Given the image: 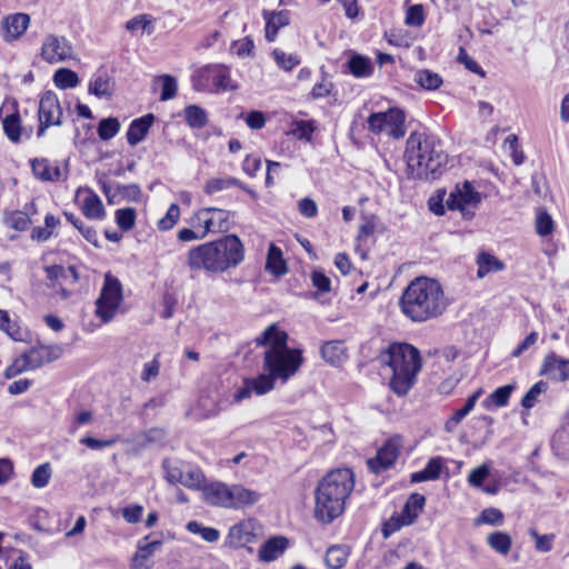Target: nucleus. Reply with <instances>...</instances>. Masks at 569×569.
Instances as JSON below:
<instances>
[{"label":"nucleus","instance_id":"f257e3e1","mask_svg":"<svg viewBox=\"0 0 569 569\" xmlns=\"http://www.w3.org/2000/svg\"><path fill=\"white\" fill-rule=\"evenodd\" d=\"M399 306L413 322H425L442 315L447 302L441 284L431 278L418 277L403 290Z\"/></svg>","mask_w":569,"mask_h":569},{"label":"nucleus","instance_id":"f03ea898","mask_svg":"<svg viewBox=\"0 0 569 569\" xmlns=\"http://www.w3.org/2000/svg\"><path fill=\"white\" fill-rule=\"evenodd\" d=\"M243 259L244 247L240 238L236 234H227L189 250L187 266L193 271L221 273L237 268Z\"/></svg>","mask_w":569,"mask_h":569},{"label":"nucleus","instance_id":"7ed1b4c3","mask_svg":"<svg viewBox=\"0 0 569 569\" xmlns=\"http://www.w3.org/2000/svg\"><path fill=\"white\" fill-rule=\"evenodd\" d=\"M355 487V475L349 468L328 472L315 491V518L322 523H331L346 508V500Z\"/></svg>","mask_w":569,"mask_h":569},{"label":"nucleus","instance_id":"20e7f679","mask_svg":"<svg viewBox=\"0 0 569 569\" xmlns=\"http://www.w3.org/2000/svg\"><path fill=\"white\" fill-rule=\"evenodd\" d=\"M256 342L258 346L267 347L263 353V369L282 382L292 377L303 362L301 350L289 348L287 332L279 330L276 325L269 326Z\"/></svg>","mask_w":569,"mask_h":569},{"label":"nucleus","instance_id":"39448f33","mask_svg":"<svg viewBox=\"0 0 569 569\" xmlns=\"http://www.w3.org/2000/svg\"><path fill=\"white\" fill-rule=\"evenodd\" d=\"M405 158L410 178L428 179L447 162V154L435 138L412 132L407 139Z\"/></svg>","mask_w":569,"mask_h":569},{"label":"nucleus","instance_id":"423d86ee","mask_svg":"<svg viewBox=\"0 0 569 569\" xmlns=\"http://www.w3.org/2000/svg\"><path fill=\"white\" fill-rule=\"evenodd\" d=\"M380 359L392 372L390 388L399 396L407 395L421 370L418 349L408 343H392Z\"/></svg>","mask_w":569,"mask_h":569},{"label":"nucleus","instance_id":"0eeeda50","mask_svg":"<svg viewBox=\"0 0 569 569\" xmlns=\"http://www.w3.org/2000/svg\"><path fill=\"white\" fill-rule=\"evenodd\" d=\"M121 300V282L110 272L106 273L103 287L96 301V316L100 318L103 323L110 322L114 318Z\"/></svg>","mask_w":569,"mask_h":569},{"label":"nucleus","instance_id":"6e6552de","mask_svg":"<svg viewBox=\"0 0 569 569\" xmlns=\"http://www.w3.org/2000/svg\"><path fill=\"white\" fill-rule=\"evenodd\" d=\"M406 116L399 108H390L385 112H376L369 116V130L376 134L387 133L395 139L402 138L406 133Z\"/></svg>","mask_w":569,"mask_h":569},{"label":"nucleus","instance_id":"1a4fd4ad","mask_svg":"<svg viewBox=\"0 0 569 569\" xmlns=\"http://www.w3.org/2000/svg\"><path fill=\"white\" fill-rule=\"evenodd\" d=\"M166 479L170 483H181L189 489H202L204 475L202 470L192 465L166 459L163 460Z\"/></svg>","mask_w":569,"mask_h":569},{"label":"nucleus","instance_id":"9d476101","mask_svg":"<svg viewBox=\"0 0 569 569\" xmlns=\"http://www.w3.org/2000/svg\"><path fill=\"white\" fill-rule=\"evenodd\" d=\"M44 272L51 288L60 299L68 300L72 296V290L67 286H73L79 281V273L76 267L64 268L61 264H50L44 267Z\"/></svg>","mask_w":569,"mask_h":569},{"label":"nucleus","instance_id":"9b49d317","mask_svg":"<svg viewBox=\"0 0 569 569\" xmlns=\"http://www.w3.org/2000/svg\"><path fill=\"white\" fill-rule=\"evenodd\" d=\"M480 201L481 194L475 190L471 182L465 181L462 184H457L449 193L446 206L449 210L461 211L463 218L470 219L475 214L471 209L476 208Z\"/></svg>","mask_w":569,"mask_h":569},{"label":"nucleus","instance_id":"f8f14e48","mask_svg":"<svg viewBox=\"0 0 569 569\" xmlns=\"http://www.w3.org/2000/svg\"><path fill=\"white\" fill-rule=\"evenodd\" d=\"M230 212L218 208H202L192 216L190 224L200 229L204 237L209 232H221L229 229Z\"/></svg>","mask_w":569,"mask_h":569},{"label":"nucleus","instance_id":"ddd939ff","mask_svg":"<svg viewBox=\"0 0 569 569\" xmlns=\"http://www.w3.org/2000/svg\"><path fill=\"white\" fill-rule=\"evenodd\" d=\"M62 108L57 94L47 91L38 103V137L42 136L46 128L60 126L62 123Z\"/></svg>","mask_w":569,"mask_h":569},{"label":"nucleus","instance_id":"4468645a","mask_svg":"<svg viewBox=\"0 0 569 569\" xmlns=\"http://www.w3.org/2000/svg\"><path fill=\"white\" fill-rule=\"evenodd\" d=\"M41 58L51 64L64 62L73 58V48L63 36L48 34L41 46Z\"/></svg>","mask_w":569,"mask_h":569},{"label":"nucleus","instance_id":"2eb2a0df","mask_svg":"<svg viewBox=\"0 0 569 569\" xmlns=\"http://www.w3.org/2000/svg\"><path fill=\"white\" fill-rule=\"evenodd\" d=\"M276 378L272 373H260L254 378L243 379L242 386L234 392L233 398L236 402L249 399L253 393L262 396L268 393L274 388Z\"/></svg>","mask_w":569,"mask_h":569},{"label":"nucleus","instance_id":"dca6fc26","mask_svg":"<svg viewBox=\"0 0 569 569\" xmlns=\"http://www.w3.org/2000/svg\"><path fill=\"white\" fill-rule=\"evenodd\" d=\"M540 375L561 382L569 380V359L549 352L543 358Z\"/></svg>","mask_w":569,"mask_h":569},{"label":"nucleus","instance_id":"f3484780","mask_svg":"<svg viewBox=\"0 0 569 569\" xmlns=\"http://www.w3.org/2000/svg\"><path fill=\"white\" fill-rule=\"evenodd\" d=\"M30 18L24 13H14L6 17L1 23V33L6 41L20 37L28 28Z\"/></svg>","mask_w":569,"mask_h":569},{"label":"nucleus","instance_id":"a211bd4d","mask_svg":"<svg viewBox=\"0 0 569 569\" xmlns=\"http://www.w3.org/2000/svg\"><path fill=\"white\" fill-rule=\"evenodd\" d=\"M399 456V449L393 441H387L382 448L378 450L377 457L369 460V468L373 472H380L393 465Z\"/></svg>","mask_w":569,"mask_h":569},{"label":"nucleus","instance_id":"6ab92c4d","mask_svg":"<svg viewBox=\"0 0 569 569\" xmlns=\"http://www.w3.org/2000/svg\"><path fill=\"white\" fill-rule=\"evenodd\" d=\"M203 76L211 81L216 91L233 89L231 84L230 70L222 64L209 66L203 70Z\"/></svg>","mask_w":569,"mask_h":569},{"label":"nucleus","instance_id":"aec40b11","mask_svg":"<svg viewBox=\"0 0 569 569\" xmlns=\"http://www.w3.org/2000/svg\"><path fill=\"white\" fill-rule=\"evenodd\" d=\"M154 121V116L152 113H148L138 119H134L127 131V141L130 146H137L140 143L149 132L152 123Z\"/></svg>","mask_w":569,"mask_h":569},{"label":"nucleus","instance_id":"412c9836","mask_svg":"<svg viewBox=\"0 0 569 569\" xmlns=\"http://www.w3.org/2000/svg\"><path fill=\"white\" fill-rule=\"evenodd\" d=\"M88 91L97 98H110L113 93V82L106 70H98L91 78Z\"/></svg>","mask_w":569,"mask_h":569},{"label":"nucleus","instance_id":"4be33fe9","mask_svg":"<svg viewBox=\"0 0 569 569\" xmlns=\"http://www.w3.org/2000/svg\"><path fill=\"white\" fill-rule=\"evenodd\" d=\"M38 178L43 181L57 182L68 177L67 166H62L58 161L38 160Z\"/></svg>","mask_w":569,"mask_h":569},{"label":"nucleus","instance_id":"5701e85b","mask_svg":"<svg viewBox=\"0 0 569 569\" xmlns=\"http://www.w3.org/2000/svg\"><path fill=\"white\" fill-rule=\"evenodd\" d=\"M84 199L81 204L82 213L91 220H102L106 216L100 197L91 189L84 190Z\"/></svg>","mask_w":569,"mask_h":569},{"label":"nucleus","instance_id":"b1692460","mask_svg":"<svg viewBox=\"0 0 569 569\" xmlns=\"http://www.w3.org/2000/svg\"><path fill=\"white\" fill-rule=\"evenodd\" d=\"M266 22V39L269 42H273L278 34V31L288 26L290 21V13L288 10H281L278 12L263 13Z\"/></svg>","mask_w":569,"mask_h":569},{"label":"nucleus","instance_id":"393cba45","mask_svg":"<svg viewBox=\"0 0 569 569\" xmlns=\"http://www.w3.org/2000/svg\"><path fill=\"white\" fill-rule=\"evenodd\" d=\"M206 502L211 506L227 508V483L214 481L202 487Z\"/></svg>","mask_w":569,"mask_h":569},{"label":"nucleus","instance_id":"a878e982","mask_svg":"<svg viewBox=\"0 0 569 569\" xmlns=\"http://www.w3.org/2000/svg\"><path fill=\"white\" fill-rule=\"evenodd\" d=\"M320 352L322 359L333 367L340 366L347 359L346 348L340 340L326 342Z\"/></svg>","mask_w":569,"mask_h":569},{"label":"nucleus","instance_id":"bb28decb","mask_svg":"<svg viewBox=\"0 0 569 569\" xmlns=\"http://www.w3.org/2000/svg\"><path fill=\"white\" fill-rule=\"evenodd\" d=\"M231 187H238L242 190H246L247 192L253 193L251 190H249L240 180L233 177L224 176V177H217L211 178L207 180L203 187L204 193L212 196L217 192L227 190Z\"/></svg>","mask_w":569,"mask_h":569},{"label":"nucleus","instance_id":"cd10ccee","mask_svg":"<svg viewBox=\"0 0 569 569\" xmlns=\"http://www.w3.org/2000/svg\"><path fill=\"white\" fill-rule=\"evenodd\" d=\"M426 503L425 496L420 493H411L403 506L400 515L405 519V523L412 525L420 512L423 510Z\"/></svg>","mask_w":569,"mask_h":569},{"label":"nucleus","instance_id":"c85d7f7f","mask_svg":"<svg viewBox=\"0 0 569 569\" xmlns=\"http://www.w3.org/2000/svg\"><path fill=\"white\" fill-rule=\"evenodd\" d=\"M266 270L276 277L283 276L288 271L281 249L273 243L268 249Z\"/></svg>","mask_w":569,"mask_h":569},{"label":"nucleus","instance_id":"c756f323","mask_svg":"<svg viewBox=\"0 0 569 569\" xmlns=\"http://www.w3.org/2000/svg\"><path fill=\"white\" fill-rule=\"evenodd\" d=\"M443 468V460L441 457L431 458L426 467L411 475L412 482H422L428 480H436L440 477Z\"/></svg>","mask_w":569,"mask_h":569},{"label":"nucleus","instance_id":"7c9ffc66","mask_svg":"<svg viewBox=\"0 0 569 569\" xmlns=\"http://www.w3.org/2000/svg\"><path fill=\"white\" fill-rule=\"evenodd\" d=\"M287 545L288 540L283 537L271 538L261 546L259 556L264 561H273L282 555Z\"/></svg>","mask_w":569,"mask_h":569},{"label":"nucleus","instance_id":"2f4dec72","mask_svg":"<svg viewBox=\"0 0 569 569\" xmlns=\"http://www.w3.org/2000/svg\"><path fill=\"white\" fill-rule=\"evenodd\" d=\"M348 68L350 73L356 78H366L373 72L371 60L361 54H352L348 61Z\"/></svg>","mask_w":569,"mask_h":569},{"label":"nucleus","instance_id":"473e14b6","mask_svg":"<svg viewBox=\"0 0 569 569\" xmlns=\"http://www.w3.org/2000/svg\"><path fill=\"white\" fill-rule=\"evenodd\" d=\"M183 116L186 122L192 129H202L208 123L207 111L197 104L187 106L183 110Z\"/></svg>","mask_w":569,"mask_h":569},{"label":"nucleus","instance_id":"72a5a7b5","mask_svg":"<svg viewBox=\"0 0 569 569\" xmlns=\"http://www.w3.org/2000/svg\"><path fill=\"white\" fill-rule=\"evenodd\" d=\"M478 278H483L490 272L500 271L505 268L503 263L498 260L495 256L482 252L478 256Z\"/></svg>","mask_w":569,"mask_h":569},{"label":"nucleus","instance_id":"f704fd0d","mask_svg":"<svg viewBox=\"0 0 569 569\" xmlns=\"http://www.w3.org/2000/svg\"><path fill=\"white\" fill-rule=\"evenodd\" d=\"M162 545L161 540H153L142 545L140 541L138 545V550L132 559V569H148L143 566V561L147 560L160 546Z\"/></svg>","mask_w":569,"mask_h":569},{"label":"nucleus","instance_id":"c9c22d12","mask_svg":"<svg viewBox=\"0 0 569 569\" xmlns=\"http://www.w3.org/2000/svg\"><path fill=\"white\" fill-rule=\"evenodd\" d=\"M513 390V385L499 387L487 399L483 400L482 406L486 409H489L491 405H495L498 408L505 407L508 405L509 398Z\"/></svg>","mask_w":569,"mask_h":569},{"label":"nucleus","instance_id":"e433bc0d","mask_svg":"<svg viewBox=\"0 0 569 569\" xmlns=\"http://www.w3.org/2000/svg\"><path fill=\"white\" fill-rule=\"evenodd\" d=\"M348 556L349 551L346 547L332 546L327 550L325 561L330 569H340L346 565Z\"/></svg>","mask_w":569,"mask_h":569},{"label":"nucleus","instance_id":"4c0bfd02","mask_svg":"<svg viewBox=\"0 0 569 569\" xmlns=\"http://www.w3.org/2000/svg\"><path fill=\"white\" fill-rule=\"evenodd\" d=\"M228 539L231 546L239 548L251 541V532L248 525L238 523L230 528Z\"/></svg>","mask_w":569,"mask_h":569},{"label":"nucleus","instance_id":"58836bf2","mask_svg":"<svg viewBox=\"0 0 569 569\" xmlns=\"http://www.w3.org/2000/svg\"><path fill=\"white\" fill-rule=\"evenodd\" d=\"M66 219L79 230V232L83 236V238L93 244L94 247H99L98 244V233L96 229L90 226H87L81 219L76 217L71 212H64Z\"/></svg>","mask_w":569,"mask_h":569},{"label":"nucleus","instance_id":"ea45409f","mask_svg":"<svg viewBox=\"0 0 569 569\" xmlns=\"http://www.w3.org/2000/svg\"><path fill=\"white\" fill-rule=\"evenodd\" d=\"M63 349L59 345H41L38 341V367L61 358Z\"/></svg>","mask_w":569,"mask_h":569},{"label":"nucleus","instance_id":"a19ab883","mask_svg":"<svg viewBox=\"0 0 569 569\" xmlns=\"http://www.w3.org/2000/svg\"><path fill=\"white\" fill-rule=\"evenodd\" d=\"M53 82L59 89L74 88L79 84L77 72L71 69L60 68L53 74Z\"/></svg>","mask_w":569,"mask_h":569},{"label":"nucleus","instance_id":"79ce46f5","mask_svg":"<svg viewBox=\"0 0 569 569\" xmlns=\"http://www.w3.org/2000/svg\"><path fill=\"white\" fill-rule=\"evenodd\" d=\"M488 545L498 553L507 555L510 551L512 540L511 537L503 531H496L488 536Z\"/></svg>","mask_w":569,"mask_h":569},{"label":"nucleus","instance_id":"37998d69","mask_svg":"<svg viewBox=\"0 0 569 569\" xmlns=\"http://www.w3.org/2000/svg\"><path fill=\"white\" fill-rule=\"evenodd\" d=\"M415 81L426 90H436L442 84V78L427 69L418 70L415 73Z\"/></svg>","mask_w":569,"mask_h":569},{"label":"nucleus","instance_id":"c03bdc74","mask_svg":"<svg viewBox=\"0 0 569 569\" xmlns=\"http://www.w3.org/2000/svg\"><path fill=\"white\" fill-rule=\"evenodd\" d=\"M0 330L16 341H22L24 339L21 328L16 322H12L8 311L2 309H0Z\"/></svg>","mask_w":569,"mask_h":569},{"label":"nucleus","instance_id":"a18cd8bd","mask_svg":"<svg viewBox=\"0 0 569 569\" xmlns=\"http://www.w3.org/2000/svg\"><path fill=\"white\" fill-rule=\"evenodd\" d=\"M34 353V348L23 352L20 357L16 358L11 366L6 369V376L12 378L31 367V356Z\"/></svg>","mask_w":569,"mask_h":569},{"label":"nucleus","instance_id":"49530a36","mask_svg":"<svg viewBox=\"0 0 569 569\" xmlns=\"http://www.w3.org/2000/svg\"><path fill=\"white\" fill-rule=\"evenodd\" d=\"M261 498L258 491L248 489L239 485L234 509H243L257 503Z\"/></svg>","mask_w":569,"mask_h":569},{"label":"nucleus","instance_id":"de8ad7c7","mask_svg":"<svg viewBox=\"0 0 569 569\" xmlns=\"http://www.w3.org/2000/svg\"><path fill=\"white\" fill-rule=\"evenodd\" d=\"M189 532L200 535L201 538L207 542H216L220 538V532L216 528L204 527L198 521H189L187 523Z\"/></svg>","mask_w":569,"mask_h":569},{"label":"nucleus","instance_id":"09e8293b","mask_svg":"<svg viewBox=\"0 0 569 569\" xmlns=\"http://www.w3.org/2000/svg\"><path fill=\"white\" fill-rule=\"evenodd\" d=\"M120 130V122L117 118L109 117L100 120L98 124V136L101 140L112 139Z\"/></svg>","mask_w":569,"mask_h":569},{"label":"nucleus","instance_id":"8fccbe9b","mask_svg":"<svg viewBox=\"0 0 569 569\" xmlns=\"http://www.w3.org/2000/svg\"><path fill=\"white\" fill-rule=\"evenodd\" d=\"M271 54L277 66L284 71H291L301 62L299 56L293 53H287L280 49H274Z\"/></svg>","mask_w":569,"mask_h":569},{"label":"nucleus","instance_id":"3c124183","mask_svg":"<svg viewBox=\"0 0 569 569\" xmlns=\"http://www.w3.org/2000/svg\"><path fill=\"white\" fill-rule=\"evenodd\" d=\"M2 126L9 140L17 142L20 139L21 124L19 114L11 113L7 116L2 121Z\"/></svg>","mask_w":569,"mask_h":569},{"label":"nucleus","instance_id":"603ef678","mask_svg":"<svg viewBox=\"0 0 569 569\" xmlns=\"http://www.w3.org/2000/svg\"><path fill=\"white\" fill-rule=\"evenodd\" d=\"M136 210L133 208H123L116 211V222L123 231H129L136 223Z\"/></svg>","mask_w":569,"mask_h":569},{"label":"nucleus","instance_id":"864d4df0","mask_svg":"<svg viewBox=\"0 0 569 569\" xmlns=\"http://www.w3.org/2000/svg\"><path fill=\"white\" fill-rule=\"evenodd\" d=\"M548 386L543 381L536 382L523 396L521 400V406L526 409H531L538 401V398L541 393L546 392Z\"/></svg>","mask_w":569,"mask_h":569},{"label":"nucleus","instance_id":"5fc2aeb1","mask_svg":"<svg viewBox=\"0 0 569 569\" xmlns=\"http://www.w3.org/2000/svg\"><path fill=\"white\" fill-rule=\"evenodd\" d=\"M4 222L14 230L23 231L29 227L31 219L26 212L13 211L6 216Z\"/></svg>","mask_w":569,"mask_h":569},{"label":"nucleus","instance_id":"6e6d98bb","mask_svg":"<svg viewBox=\"0 0 569 569\" xmlns=\"http://www.w3.org/2000/svg\"><path fill=\"white\" fill-rule=\"evenodd\" d=\"M156 80H159L162 82V90L160 94L161 101H167L176 97L177 94V80L170 74H162L156 78Z\"/></svg>","mask_w":569,"mask_h":569},{"label":"nucleus","instance_id":"4d7b16f0","mask_svg":"<svg viewBox=\"0 0 569 569\" xmlns=\"http://www.w3.org/2000/svg\"><path fill=\"white\" fill-rule=\"evenodd\" d=\"M180 217V208L177 203L170 204L164 217L158 221V228L161 231H168L174 227Z\"/></svg>","mask_w":569,"mask_h":569},{"label":"nucleus","instance_id":"13d9d810","mask_svg":"<svg viewBox=\"0 0 569 569\" xmlns=\"http://www.w3.org/2000/svg\"><path fill=\"white\" fill-rule=\"evenodd\" d=\"M117 192L119 201L126 199L128 201L139 202L141 200V189L138 184H119L117 183Z\"/></svg>","mask_w":569,"mask_h":569},{"label":"nucleus","instance_id":"bf43d9fd","mask_svg":"<svg viewBox=\"0 0 569 569\" xmlns=\"http://www.w3.org/2000/svg\"><path fill=\"white\" fill-rule=\"evenodd\" d=\"M490 465L491 461L485 462L478 468L471 470V472L468 476V482L470 486L479 488L482 486L483 481L488 478L490 475Z\"/></svg>","mask_w":569,"mask_h":569},{"label":"nucleus","instance_id":"052dcab7","mask_svg":"<svg viewBox=\"0 0 569 569\" xmlns=\"http://www.w3.org/2000/svg\"><path fill=\"white\" fill-rule=\"evenodd\" d=\"M536 231L541 237H547L552 233L553 220L548 212L541 211L537 214Z\"/></svg>","mask_w":569,"mask_h":569},{"label":"nucleus","instance_id":"680f3d73","mask_svg":"<svg viewBox=\"0 0 569 569\" xmlns=\"http://www.w3.org/2000/svg\"><path fill=\"white\" fill-rule=\"evenodd\" d=\"M231 49L239 58H248L253 56L254 43L249 37H244L232 43Z\"/></svg>","mask_w":569,"mask_h":569},{"label":"nucleus","instance_id":"e2e57ef3","mask_svg":"<svg viewBox=\"0 0 569 569\" xmlns=\"http://www.w3.org/2000/svg\"><path fill=\"white\" fill-rule=\"evenodd\" d=\"M425 21L423 8L421 4H413L406 13V24L409 27H421Z\"/></svg>","mask_w":569,"mask_h":569},{"label":"nucleus","instance_id":"0e129e2a","mask_svg":"<svg viewBox=\"0 0 569 569\" xmlns=\"http://www.w3.org/2000/svg\"><path fill=\"white\" fill-rule=\"evenodd\" d=\"M530 536L536 540V549L540 552H548L552 549L555 535H539L536 529L529 530Z\"/></svg>","mask_w":569,"mask_h":569},{"label":"nucleus","instance_id":"69168bd1","mask_svg":"<svg viewBox=\"0 0 569 569\" xmlns=\"http://www.w3.org/2000/svg\"><path fill=\"white\" fill-rule=\"evenodd\" d=\"M59 223V218L54 217L53 214H47L44 217V227L38 228V241L48 240Z\"/></svg>","mask_w":569,"mask_h":569},{"label":"nucleus","instance_id":"338daca9","mask_svg":"<svg viewBox=\"0 0 569 569\" xmlns=\"http://www.w3.org/2000/svg\"><path fill=\"white\" fill-rule=\"evenodd\" d=\"M143 506L131 505L121 509V516L128 523H138L143 515Z\"/></svg>","mask_w":569,"mask_h":569},{"label":"nucleus","instance_id":"774afa93","mask_svg":"<svg viewBox=\"0 0 569 569\" xmlns=\"http://www.w3.org/2000/svg\"><path fill=\"white\" fill-rule=\"evenodd\" d=\"M312 286L318 289V292L325 293L331 290V280L322 271L315 270L311 273Z\"/></svg>","mask_w":569,"mask_h":569}]
</instances>
